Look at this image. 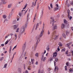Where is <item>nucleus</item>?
Here are the masks:
<instances>
[{
  "instance_id": "nucleus-1",
  "label": "nucleus",
  "mask_w": 73,
  "mask_h": 73,
  "mask_svg": "<svg viewBox=\"0 0 73 73\" xmlns=\"http://www.w3.org/2000/svg\"><path fill=\"white\" fill-rule=\"evenodd\" d=\"M27 11L28 10L25 11V10H22L21 11L19 12V16L20 17H21V16H25L26 13L27 12Z\"/></svg>"
},
{
  "instance_id": "nucleus-2",
  "label": "nucleus",
  "mask_w": 73,
  "mask_h": 73,
  "mask_svg": "<svg viewBox=\"0 0 73 73\" xmlns=\"http://www.w3.org/2000/svg\"><path fill=\"white\" fill-rule=\"evenodd\" d=\"M25 31V28L22 27L20 30V32L19 33L21 35L22 33H24V32Z\"/></svg>"
},
{
  "instance_id": "nucleus-3",
  "label": "nucleus",
  "mask_w": 73,
  "mask_h": 73,
  "mask_svg": "<svg viewBox=\"0 0 73 73\" xmlns=\"http://www.w3.org/2000/svg\"><path fill=\"white\" fill-rule=\"evenodd\" d=\"M40 37H38V36L36 37V46H37V45H38V43H39V42L40 41Z\"/></svg>"
},
{
  "instance_id": "nucleus-4",
  "label": "nucleus",
  "mask_w": 73,
  "mask_h": 73,
  "mask_svg": "<svg viewBox=\"0 0 73 73\" xmlns=\"http://www.w3.org/2000/svg\"><path fill=\"white\" fill-rule=\"evenodd\" d=\"M67 12L68 15V18L70 20H71V19H72V17L71 16H70V14H69V13H70V10H68Z\"/></svg>"
},
{
  "instance_id": "nucleus-5",
  "label": "nucleus",
  "mask_w": 73,
  "mask_h": 73,
  "mask_svg": "<svg viewBox=\"0 0 73 73\" xmlns=\"http://www.w3.org/2000/svg\"><path fill=\"white\" fill-rule=\"evenodd\" d=\"M50 21V24H52V25L53 26V22H54V18H53V17H51Z\"/></svg>"
},
{
  "instance_id": "nucleus-6",
  "label": "nucleus",
  "mask_w": 73,
  "mask_h": 73,
  "mask_svg": "<svg viewBox=\"0 0 73 73\" xmlns=\"http://www.w3.org/2000/svg\"><path fill=\"white\" fill-rule=\"evenodd\" d=\"M44 29H42V30L41 31L39 35L40 37H42V36H43V33H44Z\"/></svg>"
},
{
  "instance_id": "nucleus-7",
  "label": "nucleus",
  "mask_w": 73,
  "mask_h": 73,
  "mask_svg": "<svg viewBox=\"0 0 73 73\" xmlns=\"http://www.w3.org/2000/svg\"><path fill=\"white\" fill-rule=\"evenodd\" d=\"M56 7H55L54 8V11H57V9L59 8L58 5L56 4Z\"/></svg>"
},
{
  "instance_id": "nucleus-8",
  "label": "nucleus",
  "mask_w": 73,
  "mask_h": 73,
  "mask_svg": "<svg viewBox=\"0 0 73 73\" xmlns=\"http://www.w3.org/2000/svg\"><path fill=\"white\" fill-rule=\"evenodd\" d=\"M57 29V25H54L52 27V29L53 31Z\"/></svg>"
},
{
  "instance_id": "nucleus-9",
  "label": "nucleus",
  "mask_w": 73,
  "mask_h": 73,
  "mask_svg": "<svg viewBox=\"0 0 73 73\" xmlns=\"http://www.w3.org/2000/svg\"><path fill=\"white\" fill-rule=\"evenodd\" d=\"M32 7H35L36 5V2H35L34 3V2H33L32 3Z\"/></svg>"
},
{
  "instance_id": "nucleus-10",
  "label": "nucleus",
  "mask_w": 73,
  "mask_h": 73,
  "mask_svg": "<svg viewBox=\"0 0 73 73\" xmlns=\"http://www.w3.org/2000/svg\"><path fill=\"white\" fill-rule=\"evenodd\" d=\"M5 38H8L11 39V38H12V37H11V35H9L8 36H6Z\"/></svg>"
},
{
  "instance_id": "nucleus-11",
  "label": "nucleus",
  "mask_w": 73,
  "mask_h": 73,
  "mask_svg": "<svg viewBox=\"0 0 73 73\" xmlns=\"http://www.w3.org/2000/svg\"><path fill=\"white\" fill-rule=\"evenodd\" d=\"M70 45V43H67L66 44L65 46H67L70 49V46H69Z\"/></svg>"
},
{
  "instance_id": "nucleus-12",
  "label": "nucleus",
  "mask_w": 73,
  "mask_h": 73,
  "mask_svg": "<svg viewBox=\"0 0 73 73\" xmlns=\"http://www.w3.org/2000/svg\"><path fill=\"white\" fill-rule=\"evenodd\" d=\"M12 4H9L7 6L8 8H11V7H12Z\"/></svg>"
},
{
  "instance_id": "nucleus-13",
  "label": "nucleus",
  "mask_w": 73,
  "mask_h": 73,
  "mask_svg": "<svg viewBox=\"0 0 73 73\" xmlns=\"http://www.w3.org/2000/svg\"><path fill=\"white\" fill-rule=\"evenodd\" d=\"M25 47H26V44H25L22 47V49H23V50H24V49H25Z\"/></svg>"
},
{
  "instance_id": "nucleus-14",
  "label": "nucleus",
  "mask_w": 73,
  "mask_h": 73,
  "mask_svg": "<svg viewBox=\"0 0 73 73\" xmlns=\"http://www.w3.org/2000/svg\"><path fill=\"white\" fill-rule=\"evenodd\" d=\"M39 23H37L36 25V27L35 29V30H37V28H38V27Z\"/></svg>"
},
{
  "instance_id": "nucleus-15",
  "label": "nucleus",
  "mask_w": 73,
  "mask_h": 73,
  "mask_svg": "<svg viewBox=\"0 0 73 73\" xmlns=\"http://www.w3.org/2000/svg\"><path fill=\"white\" fill-rule=\"evenodd\" d=\"M65 27V25L64 23H63L62 24L61 28H64Z\"/></svg>"
},
{
  "instance_id": "nucleus-16",
  "label": "nucleus",
  "mask_w": 73,
  "mask_h": 73,
  "mask_svg": "<svg viewBox=\"0 0 73 73\" xmlns=\"http://www.w3.org/2000/svg\"><path fill=\"white\" fill-rule=\"evenodd\" d=\"M19 29H20V28H18L16 31V32H17V33H19Z\"/></svg>"
},
{
  "instance_id": "nucleus-17",
  "label": "nucleus",
  "mask_w": 73,
  "mask_h": 73,
  "mask_svg": "<svg viewBox=\"0 0 73 73\" xmlns=\"http://www.w3.org/2000/svg\"><path fill=\"white\" fill-rule=\"evenodd\" d=\"M22 54L23 56H25L26 54V52H23Z\"/></svg>"
},
{
  "instance_id": "nucleus-18",
  "label": "nucleus",
  "mask_w": 73,
  "mask_h": 73,
  "mask_svg": "<svg viewBox=\"0 0 73 73\" xmlns=\"http://www.w3.org/2000/svg\"><path fill=\"white\" fill-rule=\"evenodd\" d=\"M46 49L48 52L49 51V46H47Z\"/></svg>"
},
{
  "instance_id": "nucleus-19",
  "label": "nucleus",
  "mask_w": 73,
  "mask_h": 73,
  "mask_svg": "<svg viewBox=\"0 0 73 73\" xmlns=\"http://www.w3.org/2000/svg\"><path fill=\"white\" fill-rule=\"evenodd\" d=\"M13 27L14 28V29H16V28H17V26L16 25H14L13 26Z\"/></svg>"
},
{
  "instance_id": "nucleus-20",
  "label": "nucleus",
  "mask_w": 73,
  "mask_h": 73,
  "mask_svg": "<svg viewBox=\"0 0 73 73\" xmlns=\"http://www.w3.org/2000/svg\"><path fill=\"white\" fill-rule=\"evenodd\" d=\"M7 64H5L3 67V68H7Z\"/></svg>"
},
{
  "instance_id": "nucleus-21",
  "label": "nucleus",
  "mask_w": 73,
  "mask_h": 73,
  "mask_svg": "<svg viewBox=\"0 0 73 73\" xmlns=\"http://www.w3.org/2000/svg\"><path fill=\"white\" fill-rule=\"evenodd\" d=\"M31 62H32V64H33V63L34 62V61H35V60H34V59H31Z\"/></svg>"
},
{
  "instance_id": "nucleus-22",
  "label": "nucleus",
  "mask_w": 73,
  "mask_h": 73,
  "mask_svg": "<svg viewBox=\"0 0 73 73\" xmlns=\"http://www.w3.org/2000/svg\"><path fill=\"white\" fill-rule=\"evenodd\" d=\"M66 5H67V6L68 7H69V6H70V4L69 3H68V2L67 1H66Z\"/></svg>"
},
{
  "instance_id": "nucleus-23",
  "label": "nucleus",
  "mask_w": 73,
  "mask_h": 73,
  "mask_svg": "<svg viewBox=\"0 0 73 73\" xmlns=\"http://www.w3.org/2000/svg\"><path fill=\"white\" fill-rule=\"evenodd\" d=\"M56 70H58V67L55 66V69H54L55 72H56Z\"/></svg>"
},
{
  "instance_id": "nucleus-24",
  "label": "nucleus",
  "mask_w": 73,
  "mask_h": 73,
  "mask_svg": "<svg viewBox=\"0 0 73 73\" xmlns=\"http://www.w3.org/2000/svg\"><path fill=\"white\" fill-rule=\"evenodd\" d=\"M58 44L60 46H62V43L61 42H59Z\"/></svg>"
},
{
  "instance_id": "nucleus-25",
  "label": "nucleus",
  "mask_w": 73,
  "mask_h": 73,
  "mask_svg": "<svg viewBox=\"0 0 73 73\" xmlns=\"http://www.w3.org/2000/svg\"><path fill=\"white\" fill-rule=\"evenodd\" d=\"M62 36L63 37H64L65 38H66V35H65V34L64 33L62 35Z\"/></svg>"
},
{
  "instance_id": "nucleus-26",
  "label": "nucleus",
  "mask_w": 73,
  "mask_h": 73,
  "mask_svg": "<svg viewBox=\"0 0 73 73\" xmlns=\"http://www.w3.org/2000/svg\"><path fill=\"white\" fill-rule=\"evenodd\" d=\"M3 18L4 19H6L7 18V16L5 15H3Z\"/></svg>"
},
{
  "instance_id": "nucleus-27",
  "label": "nucleus",
  "mask_w": 73,
  "mask_h": 73,
  "mask_svg": "<svg viewBox=\"0 0 73 73\" xmlns=\"http://www.w3.org/2000/svg\"><path fill=\"white\" fill-rule=\"evenodd\" d=\"M16 22V21H14L12 22V23L13 24H15Z\"/></svg>"
},
{
  "instance_id": "nucleus-28",
  "label": "nucleus",
  "mask_w": 73,
  "mask_h": 73,
  "mask_svg": "<svg viewBox=\"0 0 73 73\" xmlns=\"http://www.w3.org/2000/svg\"><path fill=\"white\" fill-rule=\"evenodd\" d=\"M44 11V9L41 10L40 11V13L42 14V15L43 14V11Z\"/></svg>"
},
{
  "instance_id": "nucleus-29",
  "label": "nucleus",
  "mask_w": 73,
  "mask_h": 73,
  "mask_svg": "<svg viewBox=\"0 0 73 73\" xmlns=\"http://www.w3.org/2000/svg\"><path fill=\"white\" fill-rule=\"evenodd\" d=\"M38 73H42V71H41V70L39 69L38 70Z\"/></svg>"
},
{
  "instance_id": "nucleus-30",
  "label": "nucleus",
  "mask_w": 73,
  "mask_h": 73,
  "mask_svg": "<svg viewBox=\"0 0 73 73\" xmlns=\"http://www.w3.org/2000/svg\"><path fill=\"white\" fill-rule=\"evenodd\" d=\"M64 23L65 24H67V21H66L65 19H64Z\"/></svg>"
},
{
  "instance_id": "nucleus-31",
  "label": "nucleus",
  "mask_w": 73,
  "mask_h": 73,
  "mask_svg": "<svg viewBox=\"0 0 73 73\" xmlns=\"http://www.w3.org/2000/svg\"><path fill=\"white\" fill-rule=\"evenodd\" d=\"M50 31H49V30H48L47 34L48 35H50Z\"/></svg>"
},
{
  "instance_id": "nucleus-32",
  "label": "nucleus",
  "mask_w": 73,
  "mask_h": 73,
  "mask_svg": "<svg viewBox=\"0 0 73 73\" xmlns=\"http://www.w3.org/2000/svg\"><path fill=\"white\" fill-rule=\"evenodd\" d=\"M27 4H26L25 5V7L23 9H25V8H26V7H27Z\"/></svg>"
},
{
  "instance_id": "nucleus-33",
  "label": "nucleus",
  "mask_w": 73,
  "mask_h": 73,
  "mask_svg": "<svg viewBox=\"0 0 73 73\" xmlns=\"http://www.w3.org/2000/svg\"><path fill=\"white\" fill-rule=\"evenodd\" d=\"M35 56L36 57H38V53H36L35 55Z\"/></svg>"
},
{
  "instance_id": "nucleus-34",
  "label": "nucleus",
  "mask_w": 73,
  "mask_h": 73,
  "mask_svg": "<svg viewBox=\"0 0 73 73\" xmlns=\"http://www.w3.org/2000/svg\"><path fill=\"white\" fill-rule=\"evenodd\" d=\"M14 36L15 37V40H16V38H17V35H16V34H15Z\"/></svg>"
},
{
  "instance_id": "nucleus-35",
  "label": "nucleus",
  "mask_w": 73,
  "mask_h": 73,
  "mask_svg": "<svg viewBox=\"0 0 73 73\" xmlns=\"http://www.w3.org/2000/svg\"><path fill=\"white\" fill-rule=\"evenodd\" d=\"M46 57H44L43 59V61L44 62L45 61V60H46Z\"/></svg>"
},
{
  "instance_id": "nucleus-36",
  "label": "nucleus",
  "mask_w": 73,
  "mask_h": 73,
  "mask_svg": "<svg viewBox=\"0 0 73 73\" xmlns=\"http://www.w3.org/2000/svg\"><path fill=\"white\" fill-rule=\"evenodd\" d=\"M50 7L51 8H53V5H52V3H50Z\"/></svg>"
},
{
  "instance_id": "nucleus-37",
  "label": "nucleus",
  "mask_w": 73,
  "mask_h": 73,
  "mask_svg": "<svg viewBox=\"0 0 73 73\" xmlns=\"http://www.w3.org/2000/svg\"><path fill=\"white\" fill-rule=\"evenodd\" d=\"M29 13H28L27 14V20H28V19H29Z\"/></svg>"
},
{
  "instance_id": "nucleus-38",
  "label": "nucleus",
  "mask_w": 73,
  "mask_h": 73,
  "mask_svg": "<svg viewBox=\"0 0 73 73\" xmlns=\"http://www.w3.org/2000/svg\"><path fill=\"white\" fill-rule=\"evenodd\" d=\"M58 38V36H56L55 38H54V40H56Z\"/></svg>"
},
{
  "instance_id": "nucleus-39",
  "label": "nucleus",
  "mask_w": 73,
  "mask_h": 73,
  "mask_svg": "<svg viewBox=\"0 0 73 73\" xmlns=\"http://www.w3.org/2000/svg\"><path fill=\"white\" fill-rule=\"evenodd\" d=\"M70 4L72 5H73V2L72 1H71L70 2Z\"/></svg>"
},
{
  "instance_id": "nucleus-40",
  "label": "nucleus",
  "mask_w": 73,
  "mask_h": 73,
  "mask_svg": "<svg viewBox=\"0 0 73 73\" xmlns=\"http://www.w3.org/2000/svg\"><path fill=\"white\" fill-rule=\"evenodd\" d=\"M27 69L29 70H31V68H30V66H29L27 67Z\"/></svg>"
},
{
  "instance_id": "nucleus-41",
  "label": "nucleus",
  "mask_w": 73,
  "mask_h": 73,
  "mask_svg": "<svg viewBox=\"0 0 73 73\" xmlns=\"http://www.w3.org/2000/svg\"><path fill=\"white\" fill-rule=\"evenodd\" d=\"M18 70L20 73L21 72V68H19L18 69Z\"/></svg>"
},
{
  "instance_id": "nucleus-42",
  "label": "nucleus",
  "mask_w": 73,
  "mask_h": 73,
  "mask_svg": "<svg viewBox=\"0 0 73 73\" xmlns=\"http://www.w3.org/2000/svg\"><path fill=\"white\" fill-rule=\"evenodd\" d=\"M56 31H54L53 32L52 34L54 35H55V34H56Z\"/></svg>"
},
{
  "instance_id": "nucleus-43",
  "label": "nucleus",
  "mask_w": 73,
  "mask_h": 73,
  "mask_svg": "<svg viewBox=\"0 0 73 73\" xmlns=\"http://www.w3.org/2000/svg\"><path fill=\"white\" fill-rule=\"evenodd\" d=\"M73 70H72V69H70L69 72H71L72 73V72H73Z\"/></svg>"
},
{
  "instance_id": "nucleus-44",
  "label": "nucleus",
  "mask_w": 73,
  "mask_h": 73,
  "mask_svg": "<svg viewBox=\"0 0 73 73\" xmlns=\"http://www.w3.org/2000/svg\"><path fill=\"white\" fill-rule=\"evenodd\" d=\"M4 57H2L0 59V61H2V60H3V59H4Z\"/></svg>"
},
{
  "instance_id": "nucleus-45",
  "label": "nucleus",
  "mask_w": 73,
  "mask_h": 73,
  "mask_svg": "<svg viewBox=\"0 0 73 73\" xmlns=\"http://www.w3.org/2000/svg\"><path fill=\"white\" fill-rule=\"evenodd\" d=\"M65 49L64 48L63 49H62V52H65Z\"/></svg>"
},
{
  "instance_id": "nucleus-46",
  "label": "nucleus",
  "mask_w": 73,
  "mask_h": 73,
  "mask_svg": "<svg viewBox=\"0 0 73 73\" xmlns=\"http://www.w3.org/2000/svg\"><path fill=\"white\" fill-rule=\"evenodd\" d=\"M44 54L42 55V58L41 59V60H43V59H44Z\"/></svg>"
},
{
  "instance_id": "nucleus-47",
  "label": "nucleus",
  "mask_w": 73,
  "mask_h": 73,
  "mask_svg": "<svg viewBox=\"0 0 73 73\" xmlns=\"http://www.w3.org/2000/svg\"><path fill=\"white\" fill-rule=\"evenodd\" d=\"M54 54L55 55H56V56H57V53L56 52H55L54 53Z\"/></svg>"
},
{
  "instance_id": "nucleus-48",
  "label": "nucleus",
  "mask_w": 73,
  "mask_h": 73,
  "mask_svg": "<svg viewBox=\"0 0 73 73\" xmlns=\"http://www.w3.org/2000/svg\"><path fill=\"white\" fill-rule=\"evenodd\" d=\"M2 2H3V3L4 4H5L7 3V2H5V1H3Z\"/></svg>"
},
{
  "instance_id": "nucleus-49",
  "label": "nucleus",
  "mask_w": 73,
  "mask_h": 73,
  "mask_svg": "<svg viewBox=\"0 0 73 73\" xmlns=\"http://www.w3.org/2000/svg\"><path fill=\"white\" fill-rule=\"evenodd\" d=\"M53 60V58H50V61H52V60Z\"/></svg>"
},
{
  "instance_id": "nucleus-50",
  "label": "nucleus",
  "mask_w": 73,
  "mask_h": 73,
  "mask_svg": "<svg viewBox=\"0 0 73 73\" xmlns=\"http://www.w3.org/2000/svg\"><path fill=\"white\" fill-rule=\"evenodd\" d=\"M55 61H56V62H57L58 61V58H56L55 59Z\"/></svg>"
},
{
  "instance_id": "nucleus-51",
  "label": "nucleus",
  "mask_w": 73,
  "mask_h": 73,
  "mask_svg": "<svg viewBox=\"0 0 73 73\" xmlns=\"http://www.w3.org/2000/svg\"><path fill=\"white\" fill-rule=\"evenodd\" d=\"M8 43V40H7L6 42H5V44H7Z\"/></svg>"
},
{
  "instance_id": "nucleus-52",
  "label": "nucleus",
  "mask_w": 73,
  "mask_h": 73,
  "mask_svg": "<svg viewBox=\"0 0 73 73\" xmlns=\"http://www.w3.org/2000/svg\"><path fill=\"white\" fill-rule=\"evenodd\" d=\"M25 73H28V71L27 70H26L25 71Z\"/></svg>"
},
{
  "instance_id": "nucleus-53",
  "label": "nucleus",
  "mask_w": 73,
  "mask_h": 73,
  "mask_svg": "<svg viewBox=\"0 0 73 73\" xmlns=\"http://www.w3.org/2000/svg\"><path fill=\"white\" fill-rule=\"evenodd\" d=\"M67 66H69V62H67L66 64Z\"/></svg>"
},
{
  "instance_id": "nucleus-54",
  "label": "nucleus",
  "mask_w": 73,
  "mask_h": 73,
  "mask_svg": "<svg viewBox=\"0 0 73 73\" xmlns=\"http://www.w3.org/2000/svg\"><path fill=\"white\" fill-rule=\"evenodd\" d=\"M67 66H65L64 67L65 69V70H67V68H66Z\"/></svg>"
},
{
  "instance_id": "nucleus-55",
  "label": "nucleus",
  "mask_w": 73,
  "mask_h": 73,
  "mask_svg": "<svg viewBox=\"0 0 73 73\" xmlns=\"http://www.w3.org/2000/svg\"><path fill=\"white\" fill-rule=\"evenodd\" d=\"M45 26V24L43 23V29H44V26Z\"/></svg>"
},
{
  "instance_id": "nucleus-56",
  "label": "nucleus",
  "mask_w": 73,
  "mask_h": 73,
  "mask_svg": "<svg viewBox=\"0 0 73 73\" xmlns=\"http://www.w3.org/2000/svg\"><path fill=\"white\" fill-rule=\"evenodd\" d=\"M56 56H57L56 55H54H54H53V57H56Z\"/></svg>"
},
{
  "instance_id": "nucleus-57",
  "label": "nucleus",
  "mask_w": 73,
  "mask_h": 73,
  "mask_svg": "<svg viewBox=\"0 0 73 73\" xmlns=\"http://www.w3.org/2000/svg\"><path fill=\"white\" fill-rule=\"evenodd\" d=\"M24 69H25V64H24Z\"/></svg>"
},
{
  "instance_id": "nucleus-58",
  "label": "nucleus",
  "mask_w": 73,
  "mask_h": 73,
  "mask_svg": "<svg viewBox=\"0 0 73 73\" xmlns=\"http://www.w3.org/2000/svg\"><path fill=\"white\" fill-rule=\"evenodd\" d=\"M9 35H10L11 36V37H12V36H13V34H10Z\"/></svg>"
},
{
  "instance_id": "nucleus-59",
  "label": "nucleus",
  "mask_w": 73,
  "mask_h": 73,
  "mask_svg": "<svg viewBox=\"0 0 73 73\" xmlns=\"http://www.w3.org/2000/svg\"><path fill=\"white\" fill-rule=\"evenodd\" d=\"M48 9H49V10H50V9H51L50 8V7L49 6H48Z\"/></svg>"
},
{
  "instance_id": "nucleus-60",
  "label": "nucleus",
  "mask_w": 73,
  "mask_h": 73,
  "mask_svg": "<svg viewBox=\"0 0 73 73\" xmlns=\"http://www.w3.org/2000/svg\"><path fill=\"white\" fill-rule=\"evenodd\" d=\"M68 50H67V51L66 52V54H68Z\"/></svg>"
},
{
  "instance_id": "nucleus-61",
  "label": "nucleus",
  "mask_w": 73,
  "mask_h": 73,
  "mask_svg": "<svg viewBox=\"0 0 73 73\" xmlns=\"http://www.w3.org/2000/svg\"><path fill=\"white\" fill-rule=\"evenodd\" d=\"M1 45L2 46H4V44H1Z\"/></svg>"
},
{
  "instance_id": "nucleus-62",
  "label": "nucleus",
  "mask_w": 73,
  "mask_h": 73,
  "mask_svg": "<svg viewBox=\"0 0 73 73\" xmlns=\"http://www.w3.org/2000/svg\"><path fill=\"white\" fill-rule=\"evenodd\" d=\"M58 2V0H56L55 1V3H57Z\"/></svg>"
},
{
  "instance_id": "nucleus-63",
  "label": "nucleus",
  "mask_w": 73,
  "mask_h": 73,
  "mask_svg": "<svg viewBox=\"0 0 73 73\" xmlns=\"http://www.w3.org/2000/svg\"><path fill=\"white\" fill-rule=\"evenodd\" d=\"M17 46L16 45L15 46H14V47L13 48L14 49H16V48Z\"/></svg>"
},
{
  "instance_id": "nucleus-64",
  "label": "nucleus",
  "mask_w": 73,
  "mask_h": 73,
  "mask_svg": "<svg viewBox=\"0 0 73 73\" xmlns=\"http://www.w3.org/2000/svg\"><path fill=\"white\" fill-rule=\"evenodd\" d=\"M57 50H58V51H60V48H57Z\"/></svg>"
}]
</instances>
